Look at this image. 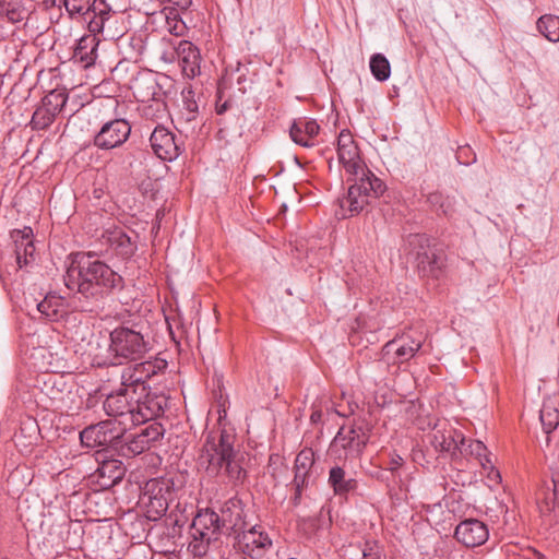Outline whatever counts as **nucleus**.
Segmentation results:
<instances>
[{
	"label": "nucleus",
	"mask_w": 559,
	"mask_h": 559,
	"mask_svg": "<svg viewBox=\"0 0 559 559\" xmlns=\"http://www.w3.org/2000/svg\"><path fill=\"white\" fill-rule=\"evenodd\" d=\"M63 281L70 290H76L85 299L82 301L79 297L80 305L74 306L80 311H93L106 295L123 288V278L120 274L103 261L85 253H76L73 257Z\"/></svg>",
	"instance_id": "1"
},
{
	"label": "nucleus",
	"mask_w": 559,
	"mask_h": 559,
	"mask_svg": "<svg viewBox=\"0 0 559 559\" xmlns=\"http://www.w3.org/2000/svg\"><path fill=\"white\" fill-rule=\"evenodd\" d=\"M168 405L165 394H144L126 386L109 393L104 401V411L122 427L141 425L159 417Z\"/></svg>",
	"instance_id": "2"
},
{
	"label": "nucleus",
	"mask_w": 559,
	"mask_h": 559,
	"mask_svg": "<svg viewBox=\"0 0 559 559\" xmlns=\"http://www.w3.org/2000/svg\"><path fill=\"white\" fill-rule=\"evenodd\" d=\"M233 443L234 436L227 431H211L206 435L199 463L209 475L226 477L230 481L245 477V469Z\"/></svg>",
	"instance_id": "3"
},
{
	"label": "nucleus",
	"mask_w": 559,
	"mask_h": 559,
	"mask_svg": "<svg viewBox=\"0 0 559 559\" xmlns=\"http://www.w3.org/2000/svg\"><path fill=\"white\" fill-rule=\"evenodd\" d=\"M109 340L108 352L119 365L141 359L151 348L147 335L135 326H118L110 332Z\"/></svg>",
	"instance_id": "4"
},
{
	"label": "nucleus",
	"mask_w": 559,
	"mask_h": 559,
	"mask_svg": "<svg viewBox=\"0 0 559 559\" xmlns=\"http://www.w3.org/2000/svg\"><path fill=\"white\" fill-rule=\"evenodd\" d=\"M71 20H84L91 33H103L112 9L106 0H61Z\"/></svg>",
	"instance_id": "5"
},
{
	"label": "nucleus",
	"mask_w": 559,
	"mask_h": 559,
	"mask_svg": "<svg viewBox=\"0 0 559 559\" xmlns=\"http://www.w3.org/2000/svg\"><path fill=\"white\" fill-rule=\"evenodd\" d=\"M350 180L354 183L349 186L347 195L341 201V207L347 209L350 215L361 212L370 199L378 198L385 191L384 183L374 174L356 176Z\"/></svg>",
	"instance_id": "6"
},
{
	"label": "nucleus",
	"mask_w": 559,
	"mask_h": 559,
	"mask_svg": "<svg viewBox=\"0 0 559 559\" xmlns=\"http://www.w3.org/2000/svg\"><path fill=\"white\" fill-rule=\"evenodd\" d=\"M167 361L159 357L150 358L138 364L130 365L122 370L121 380L126 386H132L144 394H160L151 392L146 382L166 371Z\"/></svg>",
	"instance_id": "7"
},
{
	"label": "nucleus",
	"mask_w": 559,
	"mask_h": 559,
	"mask_svg": "<svg viewBox=\"0 0 559 559\" xmlns=\"http://www.w3.org/2000/svg\"><path fill=\"white\" fill-rule=\"evenodd\" d=\"M126 431V427L117 424V420L108 419L83 429L80 432V440L86 448H118Z\"/></svg>",
	"instance_id": "8"
},
{
	"label": "nucleus",
	"mask_w": 559,
	"mask_h": 559,
	"mask_svg": "<svg viewBox=\"0 0 559 559\" xmlns=\"http://www.w3.org/2000/svg\"><path fill=\"white\" fill-rule=\"evenodd\" d=\"M68 102V94L63 90H52L45 95L40 104L35 109L31 126L34 130H45L49 128L56 117L61 112Z\"/></svg>",
	"instance_id": "9"
},
{
	"label": "nucleus",
	"mask_w": 559,
	"mask_h": 559,
	"mask_svg": "<svg viewBox=\"0 0 559 559\" xmlns=\"http://www.w3.org/2000/svg\"><path fill=\"white\" fill-rule=\"evenodd\" d=\"M337 156L340 164L349 176L372 174L361 159L359 148L348 130H342L337 136Z\"/></svg>",
	"instance_id": "10"
},
{
	"label": "nucleus",
	"mask_w": 559,
	"mask_h": 559,
	"mask_svg": "<svg viewBox=\"0 0 559 559\" xmlns=\"http://www.w3.org/2000/svg\"><path fill=\"white\" fill-rule=\"evenodd\" d=\"M131 134L128 120L116 118L105 122L94 135L93 143L99 150H114L124 144Z\"/></svg>",
	"instance_id": "11"
},
{
	"label": "nucleus",
	"mask_w": 559,
	"mask_h": 559,
	"mask_svg": "<svg viewBox=\"0 0 559 559\" xmlns=\"http://www.w3.org/2000/svg\"><path fill=\"white\" fill-rule=\"evenodd\" d=\"M132 93L138 102L148 104L154 102L155 110L159 111L164 104L162 102V90L155 76L151 73L136 76L132 82ZM154 106L148 105L143 108L144 116L153 115Z\"/></svg>",
	"instance_id": "12"
},
{
	"label": "nucleus",
	"mask_w": 559,
	"mask_h": 559,
	"mask_svg": "<svg viewBox=\"0 0 559 559\" xmlns=\"http://www.w3.org/2000/svg\"><path fill=\"white\" fill-rule=\"evenodd\" d=\"M239 550L252 559L262 558L273 546L272 538L260 525H253L237 535Z\"/></svg>",
	"instance_id": "13"
},
{
	"label": "nucleus",
	"mask_w": 559,
	"mask_h": 559,
	"mask_svg": "<svg viewBox=\"0 0 559 559\" xmlns=\"http://www.w3.org/2000/svg\"><path fill=\"white\" fill-rule=\"evenodd\" d=\"M409 245L414 247L415 260L417 267L424 275H436L440 270L442 261L437 254L436 249L431 246L430 239L426 235H412Z\"/></svg>",
	"instance_id": "14"
},
{
	"label": "nucleus",
	"mask_w": 559,
	"mask_h": 559,
	"mask_svg": "<svg viewBox=\"0 0 559 559\" xmlns=\"http://www.w3.org/2000/svg\"><path fill=\"white\" fill-rule=\"evenodd\" d=\"M465 442L466 439L463 433L445 421L438 423L430 437V443L436 451L447 452L452 455L456 451L463 453Z\"/></svg>",
	"instance_id": "15"
},
{
	"label": "nucleus",
	"mask_w": 559,
	"mask_h": 559,
	"mask_svg": "<svg viewBox=\"0 0 559 559\" xmlns=\"http://www.w3.org/2000/svg\"><path fill=\"white\" fill-rule=\"evenodd\" d=\"M150 144L154 154L163 160H175L181 153V144L176 135L164 126L154 128Z\"/></svg>",
	"instance_id": "16"
},
{
	"label": "nucleus",
	"mask_w": 559,
	"mask_h": 559,
	"mask_svg": "<svg viewBox=\"0 0 559 559\" xmlns=\"http://www.w3.org/2000/svg\"><path fill=\"white\" fill-rule=\"evenodd\" d=\"M421 341L402 336L389 341L382 347V359L388 364L400 365L408 361L421 348Z\"/></svg>",
	"instance_id": "17"
},
{
	"label": "nucleus",
	"mask_w": 559,
	"mask_h": 559,
	"mask_svg": "<svg viewBox=\"0 0 559 559\" xmlns=\"http://www.w3.org/2000/svg\"><path fill=\"white\" fill-rule=\"evenodd\" d=\"M454 537L466 547H477L488 540L489 530L484 522L467 519L457 524Z\"/></svg>",
	"instance_id": "18"
},
{
	"label": "nucleus",
	"mask_w": 559,
	"mask_h": 559,
	"mask_svg": "<svg viewBox=\"0 0 559 559\" xmlns=\"http://www.w3.org/2000/svg\"><path fill=\"white\" fill-rule=\"evenodd\" d=\"M221 525L224 534H240L247 528L243 504L240 499L231 498L221 509Z\"/></svg>",
	"instance_id": "19"
},
{
	"label": "nucleus",
	"mask_w": 559,
	"mask_h": 559,
	"mask_svg": "<svg viewBox=\"0 0 559 559\" xmlns=\"http://www.w3.org/2000/svg\"><path fill=\"white\" fill-rule=\"evenodd\" d=\"M224 534L221 518L215 511L205 509L199 511L192 522V535L201 540L211 542L219 534Z\"/></svg>",
	"instance_id": "20"
},
{
	"label": "nucleus",
	"mask_w": 559,
	"mask_h": 559,
	"mask_svg": "<svg viewBox=\"0 0 559 559\" xmlns=\"http://www.w3.org/2000/svg\"><path fill=\"white\" fill-rule=\"evenodd\" d=\"M366 445L365 435L354 427H341L331 443V450L345 451V457H355L361 453Z\"/></svg>",
	"instance_id": "21"
},
{
	"label": "nucleus",
	"mask_w": 559,
	"mask_h": 559,
	"mask_svg": "<svg viewBox=\"0 0 559 559\" xmlns=\"http://www.w3.org/2000/svg\"><path fill=\"white\" fill-rule=\"evenodd\" d=\"M176 53L185 76L194 79L201 73V55L191 41L180 40L176 47Z\"/></svg>",
	"instance_id": "22"
},
{
	"label": "nucleus",
	"mask_w": 559,
	"mask_h": 559,
	"mask_svg": "<svg viewBox=\"0 0 559 559\" xmlns=\"http://www.w3.org/2000/svg\"><path fill=\"white\" fill-rule=\"evenodd\" d=\"M126 467L119 460H104L92 475L100 489H109L124 476Z\"/></svg>",
	"instance_id": "23"
},
{
	"label": "nucleus",
	"mask_w": 559,
	"mask_h": 559,
	"mask_svg": "<svg viewBox=\"0 0 559 559\" xmlns=\"http://www.w3.org/2000/svg\"><path fill=\"white\" fill-rule=\"evenodd\" d=\"M10 237L14 242L16 262L20 267L28 263V258H32L35 252L33 242V229L28 226L22 229H13Z\"/></svg>",
	"instance_id": "24"
},
{
	"label": "nucleus",
	"mask_w": 559,
	"mask_h": 559,
	"mask_svg": "<svg viewBox=\"0 0 559 559\" xmlns=\"http://www.w3.org/2000/svg\"><path fill=\"white\" fill-rule=\"evenodd\" d=\"M319 130L320 126L316 120L301 118L294 121L289 135L296 144L304 147H312L316 144V136Z\"/></svg>",
	"instance_id": "25"
},
{
	"label": "nucleus",
	"mask_w": 559,
	"mask_h": 559,
	"mask_svg": "<svg viewBox=\"0 0 559 559\" xmlns=\"http://www.w3.org/2000/svg\"><path fill=\"white\" fill-rule=\"evenodd\" d=\"M181 487V481L170 476L150 479L145 484V495L165 499L171 502L176 498V491Z\"/></svg>",
	"instance_id": "26"
},
{
	"label": "nucleus",
	"mask_w": 559,
	"mask_h": 559,
	"mask_svg": "<svg viewBox=\"0 0 559 559\" xmlns=\"http://www.w3.org/2000/svg\"><path fill=\"white\" fill-rule=\"evenodd\" d=\"M328 484L333 489L334 495L340 497H346L349 492L356 490L358 485L357 480L338 465L330 468Z\"/></svg>",
	"instance_id": "27"
},
{
	"label": "nucleus",
	"mask_w": 559,
	"mask_h": 559,
	"mask_svg": "<svg viewBox=\"0 0 559 559\" xmlns=\"http://www.w3.org/2000/svg\"><path fill=\"white\" fill-rule=\"evenodd\" d=\"M99 33H91L83 35L74 48L73 57L82 62L84 67H90L95 63L97 59V48L99 45Z\"/></svg>",
	"instance_id": "28"
},
{
	"label": "nucleus",
	"mask_w": 559,
	"mask_h": 559,
	"mask_svg": "<svg viewBox=\"0 0 559 559\" xmlns=\"http://www.w3.org/2000/svg\"><path fill=\"white\" fill-rule=\"evenodd\" d=\"M537 501L543 514L550 513L559 502V480L554 477L545 480L537 491Z\"/></svg>",
	"instance_id": "29"
},
{
	"label": "nucleus",
	"mask_w": 559,
	"mask_h": 559,
	"mask_svg": "<svg viewBox=\"0 0 559 559\" xmlns=\"http://www.w3.org/2000/svg\"><path fill=\"white\" fill-rule=\"evenodd\" d=\"M37 309L50 321H59L67 313L64 299L56 294H48L37 305Z\"/></svg>",
	"instance_id": "30"
},
{
	"label": "nucleus",
	"mask_w": 559,
	"mask_h": 559,
	"mask_svg": "<svg viewBox=\"0 0 559 559\" xmlns=\"http://www.w3.org/2000/svg\"><path fill=\"white\" fill-rule=\"evenodd\" d=\"M108 241L116 253L122 258H130L136 250L135 242L123 230H115Z\"/></svg>",
	"instance_id": "31"
},
{
	"label": "nucleus",
	"mask_w": 559,
	"mask_h": 559,
	"mask_svg": "<svg viewBox=\"0 0 559 559\" xmlns=\"http://www.w3.org/2000/svg\"><path fill=\"white\" fill-rule=\"evenodd\" d=\"M0 15L5 16L11 23H19L28 15V11L22 0H0Z\"/></svg>",
	"instance_id": "32"
},
{
	"label": "nucleus",
	"mask_w": 559,
	"mask_h": 559,
	"mask_svg": "<svg viewBox=\"0 0 559 559\" xmlns=\"http://www.w3.org/2000/svg\"><path fill=\"white\" fill-rule=\"evenodd\" d=\"M537 29L549 41H559V16L552 14L542 15L536 23Z\"/></svg>",
	"instance_id": "33"
},
{
	"label": "nucleus",
	"mask_w": 559,
	"mask_h": 559,
	"mask_svg": "<svg viewBox=\"0 0 559 559\" xmlns=\"http://www.w3.org/2000/svg\"><path fill=\"white\" fill-rule=\"evenodd\" d=\"M539 419L546 433L554 431L559 425V411L551 402L546 401L539 412Z\"/></svg>",
	"instance_id": "34"
},
{
	"label": "nucleus",
	"mask_w": 559,
	"mask_h": 559,
	"mask_svg": "<svg viewBox=\"0 0 559 559\" xmlns=\"http://www.w3.org/2000/svg\"><path fill=\"white\" fill-rule=\"evenodd\" d=\"M142 500L146 508L147 518L154 521L160 519L167 512L170 503L165 499L145 493L143 495Z\"/></svg>",
	"instance_id": "35"
},
{
	"label": "nucleus",
	"mask_w": 559,
	"mask_h": 559,
	"mask_svg": "<svg viewBox=\"0 0 559 559\" xmlns=\"http://www.w3.org/2000/svg\"><path fill=\"white\" fill-rule=\"evenodd\" d=\"M370 71L376 80L384 82L390 78L391 66L389 60L382 53H374L369 62Z\"/></svg>",
	"instance_id": "36"
},
{
	"label": "nucleus",
	"mask_w": 559,
	"mask_h": 559,
	"mask_svg": "<svg viewBox=\"0 0 559 559\" xmlns=\"http://www.w3.org/2000/svg\"><path fill=\"white\" fill-rule=\"evenodd\" d=\"M427 202L433 210L445 216H450L454 212V199L441 192L430 193L427 198Z\"/></svg>",
	"instance_id": "37"
},
{
	"label": "nucleus",
	"mask_w": 559,
	"mask_h": 559,
	"mask_svg": "<svg viewBox=\"0 0 559 559\" xmlns=\"http://www.w3.org/2000/svg\"><path fill=\"white\" fill-rule=\"evenodd\" d=\"M146 450H148V448L139 433L128 437L124 444L121 445V453L127 456H134Z\"/></svg>",
	"instance_id": "38"
},
{
	"label": "nucleus",
	"mask_w": 559,
	"mask_h": 559,
	"mask_svg": "<svg viewBox=\"0 0 559 559\" xmlns=\"http://www.w3.org/2000/svg\"><path fill=\"white\" fill-rule=\"evenodd\" d=\"M464 452H468L471 455H475L484 467H486L487 464H491L490 460L487 457V448L479 440L469 441L467 448L464 447L463 453Z\"/></svg>",
	"instance_id": "39"
},
{
	"label": "nucleus",
	"mask_w": 559,
	"mask_h": 559,
	"mask_svg": "<svg viewBox=\"0 0 559 559\" xmlns=\"http://www.w3.org/2000/svg\"><path fill=\"white\" fill-rule=\"evenodd\" d=\"M313 464L312 453L310 451H301L295 460V471L301 473H310Z\"/></svg>",
	"instance_id": "40"
},
{
	"label": "nucleus",
	"mask_w": 559,
	"mask_h": 559,
	"mask_svg": "<svg viewBox=\"0 0 559 559\" xmlns=\"http://www.w3.org/2000/svg\"><path fill=\"white\" fill-rule=\"evenodd\" d=\"M355 550L360 554L361 559H381L380 547L376 542H366Z\"/></svg>",
	"instance_id": "41"
},
{
	"label": "nucleus",
	"mask_w": 559,
	"mask_h": 559,
	"mask_svg": "<svg viewBox=\"0 0 559 559\" xmlns=\"http://www.w3.org/2000/svg\"><path fill=\"white\" fill-rule=\"evenodd\" d=\"M182 95V107L186 110L192 111L199 115V104L195 99V93L191 87L185 88Z\"/></svg>",
	"instance_id": "42"
},
{
	"label": "nucleus",
	"mask_w": 559,
	"mask_h": 559,
	"mask_svg": "<svg viewBox=\"0 0 559 559\" xmlns=\"http://www.w3.org/2000/svg\"><path fill=\"white\" fill-rule=\"evenodd\" d=\"M141 431H143L145 433V436L153 443L158 442L163 438V436L165 433V429H164L163 425L159 424V423H156V421L150 424L148 426L143 428Z\"/></svg>",
	"instance_id": "43"
},
{
	"label": "nucleus",
	"mask_w": 559,
	"mask_h": 559,
	"mask_svg": "<svg viewBox=\"0 0 559 559\" xmlns=\"http://www.w3.org/2000/svg\"><path fill=\"white\" fill-rule=\"evenodd\" d=\"M309 474L295 471L294 486H295V499H299L304 488L309 484Z\"/></svg>",
	"instance_id": "44"
},
{
	"label": "nucleus",
	"mask_w": 559,
	"mask_h": 559,
	"mask_svg": "<svg viewBox=\"0 0 559 559\" xmlns=\"http://www.w3.org/2000/svg\"><path fill=\"white\" fill-rule=\"evenodd\" d=\"M198 117L199 115L181 108L177 121L182 127L186 126L187 128L194 129V122Z\"/></svg>",
	"instance_id": "45"
},
{
	"label": "nucleus",
	"mask_w": 559,
	"mask_h": 559,
	"mask_svg": "<svg viewBox=\"0 0 559 559\" xmlns=\"http://www.w3.org/2000/svg\"><path fill=\"white\" fill-rule=\"evenodd\" d=\"M456 159L460 164L469 165L476 160V156L468 146H464L456 152Z\"/></svg>",
	"instance_id": "46"
},
{
	"label": "nucleus",
	"mask_w": 559,
	"mask_h": 559,
	"mask_svg": "<svg viewBox=\"0 0 559 559\" xmlns=\"http://www.w3.org/2000/svg\"><path fill=\"white\" fill-rule=\"evenodd\" d=\"M169 32L176 36L183 35L186 31V24L181 20L168 21Z\"/></svg>",
	"instance_id": "47"
},
{
	"label": "nucleus",
	"mask_w": 559,
	"mask_h": 559,
	"mask_svg": "<svg viewBox=\"0 0 559 559\" xmlns=\"http://www.w3.org/2000/svg\"><path fill=\"white\" fill-rule=\"evenodd\" d=\"M403 463H404L403 457L400 456L399 454H394L390 459L389 469L390 471H396L397 468H400L403 465Z\"/></svg>",
	"instance_id": "48"
},
{
	"label": "nucleus",
	"mask_w": 559,
	"mask_h": 559,
	"mask_svg": "<svg viewBox=\"0 0 559 559\" xmlns=\"http://www.w3.org/2000/svg\"><path fill=\"white\" fill-rule=\"evenodd\" d=\"M160 2H168L181 10H186L188 9L191 3H192V0H159Z\"/></svg>",
	"instance_id": "49"
},
{
	"label": "nucleus",
	"mask_w": 559,
	"mask_h": 559,
	"mask_svg": "<svg viewBox=\"0 0 559 559\" xmlns=\"http://www.w3.org/2000/svg\"><path fill=\"white\" fill-rule=\"evenodd\" d=\"M237 85L239 86L238 90L245 93L247 91V79L245 73L241 72L240 69H237V78H236Z\"/></svg>",
	"instance_id": "50"
},
{
	"label": "nucleus",
	"mask_w": 559,
	"mask_h": 559,
	"mask_svg": "<svg viewBox=\"0 0 559 559\" xmlns=\"http://www.w3.org/2000/svg\"><path fill=\"white\" fill-rule=\"evenodd\" d=\"M40 2L46 7V8H51V7H57L59 9L62 8V2L61 0H40Z\"/></svg>",
	"instance_id": "51"
},
{
	"label": "nucleus",
	"mask_w": 559,
	"mask_h": 559,
	"mask_svg": "<svg viewBox=\"0 0 559 559\" xmlns=\"http://www.w3.org/2000/svg\"><path fill=\"white\" fill-rule=\"evenodd\" d=\"M139 435L143 438V441L146 443L147 448L150 449L151 447L155 445V443H153L146 436L143 431H140Z\"/></svg>",
	"instance_id": "52"
},
{
	"label": "nucleus",
	"mask_w": 559,
	"mask_h": 559,
	"mask_svg": "<svg viewBox=\"0 0 559 559\" xmlns=\"http://www.w3.org/2000/svg\"><path fill=\"white\" fill-rule=\"evenodd\" d=\"M321 418V413L320 412H313L312 415H311V420L313 423H317L318 420H320Z\"/></svg>",
	"instance_id": "53"
},
{
	"label": "nucleus",
	"mask_w": 559,
	"mask_h": 559,
	"mask_svg": "<svg viewBox=\"0 0 559 559\" xmlns=\"http://www.w3.org/2000/svg\"><path fill=\"white\" fill-rule=\"evenodd\" d=\"M534 556L536 559H543L542 555H539V554H534Z\"/></svg>",
	"instance_id": "54"
},
{
	"label": "nucleus",
	"mask_w": 559,
	"mask_h": 559,
	"mask_svg": "<svg viewBox=\"0 0 559 559\" xmlns=\"http://www.w3.org/2000/svg\"><path fill=\"white\" fill-rule=\"evenodd\" d=\"M495 474H496V476H497V477H500V475H499V472H498V471H496V472H495Z\"/></svg>",
	"instance_id": "55"
}]
</instances>
